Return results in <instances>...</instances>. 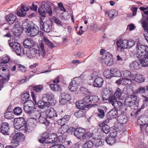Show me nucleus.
<instances>
[{
    "label": "nucleus",
    "mask_w": 148,
    "mask_h": 148,
    "mask_svg": "<svg viewBox=\"0 0 148 148\" xmlns=\"http://www.w3.org/2000/svg\"><path fill=\"white\" fill-rule=\"evenodd\" d=\"M38 49L33 47L29 49L26 52L27 57L30 58L35 57L36 56L44 57L45 55L44 43L42 41L39 42Z\"/></svg>",
    "instance_id": "obj_1"
},
{
    "label": "nucleus",
    "mask_w": 148,
    "mask_h": 148,
    "mask_svg": "<svg viewBox=\"0 0 148 148\" xmlns=\"http://www.w3.org/2000/svg\"><path fill=\"white\" fill-rule=\"evenodd\" d=\"M136 57L138 58H141V62L142 64L145 59L148 57V46L142 45L137 44Z\"/></svg>",
    "instance_id": "obj_2"
},
{
    "label": "nucleus",
    "mask_w": 148,
    "mask_h": 148,
    "mask_svg": "<svg viewBox=\"0 0 148 148\" xmlns=\"http://www.w3.org/2000/svg\"><path fill=\"white\" fill-rule=\"evenodd\" d=\"M46 10L47 13L50 16L52 14V8L50 5V3L49 1H43L42 2L41 6L38 9V12L41 16L45 17L46 16Z\"/></svg>",
    "instance_id": "obj_3"
},
{
    "label": "nucleus",
    "mask_w": 148,
    "mask_h": 148,
    "mask_svg": "<svg viewBox=\"0 0 148 148\" xmlns=\"http://www.w3.org/2000/svg\"><path fill=\"white\" fill-rule=\"evenodd\" d=\"M27 124L25 119L23 117H19L17 119V120L15 121H14V126L15 128L17 130L19 129L22 131H24L25 132H27L29 130V126Z\"/></svg>",
    "instance_id": "obj_4"
},
{
    "label": "nucleus",
    "mask_w": 148,
    "mask_h": 148,
    "mask_svg": "<svg viewBox=\"0 0 148 148\" xmlns=\"http://www.w3.org/2000/svg\"><path fill=\"white\" fill-rule=\"evenodd\" d=\"M27 26L24 25L23 27L24 30L26 32L27 35L31 37H34L36 36L39 32V28L36 25L27 24Z\"/></svg>",
    "instance_id": "obj_5"
},
{
    "label": "nucleus",
    "mask_w": 148,
    "mask_h": 148,
    "mask_svg": "<svg viewBox=\"0 0 148 148\" xmlns=\"http://www.w3.org/2000/svg\"><path fill=\"white\" fill-rule=\"evenodd\" d=\"M13 39H10L8 42L10 46L13 49L18 56H22L24 54L23 47L17 42L13 41Z\"/></svg>",
    "instance_id": "obj_6"
},
{
    "label": "nucleus",
    "mask_w": 148,
    "mask_h": 148,
    "mask_svg": "<svg viewBox=\"0 0 148 148\" xmlns=\"http://www.w3.org/2000/svg\"><path fill=\"white\" fill-rule=\"evenodd\" d=\"M140 10L143 11L144 14H142L143 16L145 17L146 15V20H144L141 23L142 26L143 27L144 31V36H145L147 38L148 37V10L147 11H145V10H147L148 9V7L146 8L143 7H140Z\"/></svg>",
    "instance_id": "obj_7"
},
{
    "label": "nucleus",
    "mask_w": 148,
    "mask_h": 148,
    "mask_svg": "<svg viewBox=\"0 0 148 148\" xmlns=\"http://www.w3.org/2000/svg\"><path fill=\"white\" fill-rule=\"evenodd\" d=\"M40 29L43 31L47 33L49 32L52 28V23L49 21H45L41 17L39 21Z\"/></svg>",
    "instance_id": "obj_8"
},
{
    "label": "nucleus",
    "mask_w": 148,
    "mask_h": 148,
    "mask_svg": "<svg viewBox=\"0 0 148 148\" xmlns=\"http://www.w3.org/2000/svg\"><path fill=\"white\" fill-rule=\"evenodd\" d=\"M101 61L102 63L103 64L111 65L113 61L112 56L110 53H106L103 55Z\"/></svg>",
    "instance_id": "obj_9"
},
{
    "label": "nucleus",
    "mask_w": 148,
    "mask_h": 148,
    "mask_svg": "<svg viewBox=\"0 0 148 148\" xmlns=\"http://www.w3.org/2000/svg\"><path fill=\"white\" fill-rule=\"evenodd\" d=\"M137 99V96L135 95L126 97L124 102V105L126 107H130L135 104Z\"/></svg>",
    "instance_id": "obj_10"
},
{
    "label": "nucleus",
    "mask_w": 148,
    "mask_h": 148,
    "mask_svg": "<svg viewBox=\"0 0 148 148\" xmlns=\"http://www.w3.org/2000/svg\"><path fill=\"white\" fill-rule=\"evenodd\" d=\"M47 116V117L51 120L56 121L58 117V115L55 110L53 108L50 107L48 108L47 111L45 112Z\"/></svg>",
    "instance_id": "obj_11"
},
{
    "label": "nucleus",
    "mask_w": 148,
    "mask_h": 148,
    "mask_svg": "<svg viewBox=\"0 0 148 148\" xmlns=\"http://www.w3.org/2000/svg\"><path fill=\"white\" fill-rule=\"evenodd\" d=\"M127 40H119L116 42L117 50L118 51L121 52L124 49L127 48Z\"/></svg>",
    "instance_id": "obj_12"
},
{
    "label": "nucleus",
    "mask_w": 148,
    "mask_h": 148,
    "mask_svg": "<svg viewBox=\"0 0 148 148\" xmlns=\"http://www.w3.org/2000/svg\"><path fill=\"white\" fill-rule=\"evenodd\" d=\"M25 139V136L22 133L18 132L13 136L12 142L18 143V146L19 145V142L24 141Z\"/></svg>",
    "instance_id": "obj_13"
},
{
    "label": "nucleus",
    "mask_w": 148,
    "mask_h": 148,
    "mask_svg": "<svg viewBox=\"0 0 148 148\" xmlns=\"http://www.w3.org/2000/svg\"><path fill=\"white\" fill-rule=\"evenodd\" d=\"M10 126L7 122L2 123L0 126V132L4 135H9Z\"/></svg>",
    "instance_id": "obj_14"
},
{
    "label": "nucleus",
    "mask_w": 148,
    "mask_h": 148,
    "mask_svg": "<svg viewBox=\"0 0 148 148\" xmlns=\"http://www.w3.org/2000/svg\"><path fill=\"white\" fill-rule=\"evenodd\" d=\"M82 100L87 108L95 107L97 106V104L92 103L91 96L85 97Z\"/></svg>",
    "instance_id": "obj_15"
},
{
    "label": "nucleus",
    "mask_w": 148,
    "mask_h": 148,
    "mask_svg": "<svg viewBox=\"0 0 148 148\" xmlns=\"http://www.w3.org/2000/svg\"><path fill=\"white\" fill-rule=\"evenodd\" d=\"M62 138V137L60 136L59 137L58 140V138L57 135L55 133H53L48 136V140L46 141L47 143H57L58 141L60 142V138Z\"/></svg>",
    "instance_id": "obj_16"
},
{
    "label": "nucleus",
    "mask_w": 148,
    "mask_h": 148,
    "mask_svg": "<svg viewBox=\"0 0 148 148\" xmlns=\"http://www.w3.org/2000/svg\"><path fill=\"white\" fill-rule=\"evenodd\" d=\"M32 96L35 103L36 105L37 104L38 107L40 108H44L45 107L49 105L48 103L44 102L43 101L40 100L37 102L36 100L35 95L34 92H32Z\"/></svg>",
    "instance_id": "obj_17"
},
{
    "label": "nucleus",
    "mask_w": 148,
    "mask_h": 148,
    "mask_svg": "<svg viewBox=\"0 0 148 148\" xmlns=\"http://www.w3.org/2000/svg\"><path fill=\"white\" fill-rule=\"evenodd\" d=\"M47 118L45 112H40L39 113V116H38L37 121L42 124H48L49 122L47 119Z\"/></svg>",
    "instance_id": "obj_18"
},
{
    "label": "nucleus",
    "mask_w": 148,
    "mask_h": 148,
    "mask_svg": "<svg viewBox=\"0 0 148 148\" xmlns=\"http://www.w3.org/2000/svg\"><path fill=\"white\" fill-rule=\"evenodd\" d=\"M97 110L98 112V116L99 118H103L107 112L106 107L104 106H100L98 107Z\"/></svg>",
    "instance_id": "obj_19"
},
{
    "label": "nucleus",
    "mask_w": 148,
    "mask_h": 148,
    "mask_svg": "<svg viewBox=\"0 0 148 148\" xmlns=\"http://www.w3.org/2000/svg\"><path fill=\"white\" fill-rule=\"evenodd\" d=\"M53 95L51 92H48L46 94L43 95L42 97V100L49 105L51 101L53 100Z\"/></svg>",
    "instance_id": "obj_20"
},
{
    "label": "nucleus",
    "mask_w": 148,
    "mask_h": 148,
    "mask_svg": "<svg viewBox=\"0 0 148 148\" xmlns=\"http://www.w3.org/2000/svg\"><path fill=\"white\" fill-rule=\"evenodd\" d=\"M103 92L102 99L103 100H106L107 98L113 95V92L111 89H104Z\"/></svg>",
    "instance_id": "obj_21"
},
{
    "label": "nucleus",
    "mask_w": 148,
    "mask_h": 148,
    "mask_svg": "<svg viewBox=\"0 0 148 148\" xmlns=\"http://www.w3.org/2000/svg\"><path fill=\"white\" fill-rule=\"evenodd\" d=\"M24 46L25 48H31L35 44V42L30 38L25 39L23 42Z\"/></svg>",
    "instance_id": "obj_22"
},
{
    "label": "nucleus",
    "mask_w": 148,
    "mask_h": 148,
    "mask_svg": "<svg viewBox=\"0 0 148 148\" xmlns=\"http://www.w3.org/2000/svg\"><path fill=\"white\" fill-rule=\"evenodd\" d=\"M85 132V130L82 128H77L74 133V135L79 139H82L84 133Z\"/></svg>",
    "instance_id": "obj_23"
},
{
    "label": "nucleus",
    "mask_w": 148,
    "mask_h": 148,
    "mask_svg": "<svg viewBox=\"0 0 148 148\" xmlns=\"http://www.w3.org/2000/svg\"><path fill=\"white\" fill-rule=\"evenodd\" d=\"M29 103H30V105L29 106V104H28L27 105H25V104L24 103V110L25 112L28 114H29L33 110V106L34 105V103L32 101H28Z\"/></svg>",
    "instance_id": "obj_24"
},
{
    "label": "nucleus",
    "mask_w": 148,
    "mask_h": 148,
    "mask_svg": "<svg viewBox=\"0 0 148 148\" xmlns=\"http://www.w3.org/2000/svg\"><path fill=\"white\" fill-rule=\"evenodd\" d=\"M103 79L100 77H98L95 79L93 86L94 87L100 88L103 84Z\"/></svg>",
    "instance_id": "obj_25"
},
{
    "label": "nucleus",
    "mask_w": 148,
    "mask_h": 148,
    "mask_svg": "<svg viewBox=\"0 0 148 148\" xmlns=\"http://www.w3.org/2000/svg\"><path fill=\"white\" fill-rule=\"evenodd\" d=\"M138 59H139V61L135 60L130 64V67L132 69H139L140 68V64L144 66L141 62V58Z\"/></svg>",
    "instance_id": "obj_26"
},
{
    "label": "nucleus",
    "mask_w": 148,
    "mask_h": 148,
    "mask_svg": "<svg viewBox=\"0 0 148 148\" xmlns=\"http://www.w3.org/2000/svg\"><path fill=\"white\" fill-rule=\"evenodd\" d=\"M78 84L77 83L75 80H72L70 83L68 88L71 91H75L78 89Z\"/></svg>",
    "instance_id": "obj_27"
},
{
    "label": "nucleus",
    "mask_w": 148,
    "mask_h": 148,
    "mask_svg": "<svg viewBox=\"0 0 148 148\" xmlns=\"http://www.w3.org/2000/svg\"><path fill=\"white\" fill-rule=\"evenodd\" d=\"M5 18L6 20L10 25L13 24L16 19V16L12 14H8L6 16Z\"/></svg>",
    "instance_id": "obj_28"
},
{
    "label": "nucleus",
    "mask_w": 148,
    "mask_h": 148,
    "mask_svg": "<svg viewBox=\"0 0 148 148\" xmlns=\"http://www.w3.org/2000/svg\"><path fill=\"white\" fill-rule=\"evenodd\" d=\"M110 72L112 77H120L121 75V74L120 70L116 68H111Z\"/></svg>",
    "instance_id": "obj_29"
},
{
    "label": "nucleus",
    "mask_w": 148,
    "mask_h": 148,
    "mask_svg": "<svg viewBox=\"0 0 148 148\" xmlns=\"http://www.w3.org/2000/svg\"><path fill=\"white\" fill-rule=\"evenodd\" d=\"M40 112L37 110H32L29 114L30 118L32 119L36 120L37 121L38 120V116H39Z\"/></svg>",
    "instance_id": "obj_30"
},
{
    "label": "nucleus",
    "mask_w": 148,
    "mask_h": 148,
    "mask_svg": "<svg viewBox=\"0 0 148 148\" xmlns=\"http://www.w3.org/2000/svg\"><path fill=\"white\" fill-rule=\"evenodd\" d=\"M10 109L8 108L4 113V117L6 119H11L14 118V115L13 112L9 111Z\"/></svg>",
    "instance_id": "obj_31"
},
{
    "label": "nucleus",
    "mask_w": 148,
    "mask_h": 148,
    "mask_svg": "<svg viewBox=\"0 0 148 148\" xmlns=\"http://www.w3.org/2000/svg\"><path fill=\"white\" fill-rule=\"evenodd\" d=\"M21 100L23 102H24V104L26 103H29L28 101H31L29 99V95L28 92H27L23 94L21 96Z\"/></svg>",
    "instance_id": "obj_32"
},
{
    "label": "nucleus",
    "mask_w": 148,
    "mask_h": 148,
    "mask_svg": "<svg viewBox=\"0 0 148 148\" xmlns=\"http://www.w3.org/2000/svg\"><path fill=\"white\" fill-rule=\"evenodd\" d=\"M92 136V134L90 132L85 130V132L84 133V134L82 137V140H84L87 141L90 139Z\"/></svg>",
    "instance_id": "obj_33"
},
{
    "label": "nucleus",
    "mask_w": 148,
    "mask_h": 148,
    "mask_svg": "<svg viewBox=\"0 0 148 148\" xmlns=\"http://www.w3.org/2000/svg\"><path fill=\"white\" fill-rule=\"evenodd\" d=\"M113 106L116 110L120 111L123 107V103L120 101H117Z\"/></svg>",
    "instance_id": "obj_34"
},
{
    "label": "nucleus",
    "mask_w": 148,
    "mask_h": 148,
    "mask_svg": "<svg viewBox=\"0 0 148 148\" xmlns=\"http://www.w3.org/2000/svg\"><path fill=\"white\" fill-rule=\"evenodd\" d=\"M117 110L115 109H112L108 113L110 119H113L116 118L117 115Z\"/></svg>",
    "instance_id": "obj_35"
},
{
    "label": "nucleus",
    "mask_w": 148,
    "mask_h": 148,
    "mask_svg": "<svg viewBox=\"0 0 148 148\" xmlns=\"http://www.w3.org/2000/svg\"><path fill=\"white\" fill-rule=\"evenodd\" d=\"M85 114V111L83 109L79 110L78 111L75 112L74 114L75 116L78 118L84 116Z\"/></svg>",
    "instance_id": "obj_36"
},
{
    "label": "nucleus",
    "mask_w": 148,
    "mask_h": 148,
    "mask_svg": "<svg viewBox=\"0 0 148 148\" xmlns=\"http://www.w3.org/2000/svg\"><path fill=\"white\" fill-rule=\"evenodd\" d=\"M49 86L51 89L54 91H60L61 90L60 86L58 84H50Z\"/></svg>",
    "instance_id": "obj_37"
},
{
    "label": "nucleus",
    "mask_w": 148,
    "mask_h": 148,
    "mask_svg": "<svg viewBox=\"0 0 148 148\" xmlns=\"http://www.w3.org/2000/svg\"><path fill=\"white\" fill-rule=\"evenodd\" d=\"M24 5H22L19 9H18L16 12L17 15L20 17H24L25 16L26 13L25 11L23 10Z\"/></svg>",
    "instance_id": "obj_38"
},
{
    "label": "nucleus",
    "mask_w": 148,
    "mask_h": 148,
    "mask_svg": "<svg viewBox=\"0 0 148 148\" xmlns=\"http://www.w3.org/2000/svg\"><path fill=\"white\" fill-rule=\"evenodd\" d=\"M67 128L68 126L67 125H63L61 126L58 131L59 133L63 134L66 133H67Z\"/></svg>",
    "instance_id": "obj_39"
},
{
    "label": "nucleus",
    "mask_w": 148,
    "mask_h": 148,
    "mask_svg": "<svg viewBox=\"0 0 148 148\" xmlns=\"http://www.w3.org/2000/svg\"><path fill=\"white\" fill-rule=\"evenodd\" d=\"M135 81L139 83H142L145 81V79L143 75L139 74H136Z\"/></svg>",
    "instance_id": "obj_40"
},
{
    "label": "nucleus",
    "mask_w": 148,
    "mask_h": 148,
    "mask_svg": "<svg viewBox=\"0 0 148 148\" xmlns=\"http://www.w3.org/2000/svg\"><path fill=\"white\" fill-rule=\"evenodd\" d=\"M108 16L110 18H113L114 16H116L118 15V12L117 11L114 9H112L108 12Z\"/></svg>",
    "instance_id": "obj_41"
},
{
    "label": "nucleus",
    "mask_w": 148,
    "mask_h": 148,
    "mask_svg": "<svg viewBox=\"0 0 148 148\" xmlns=\"http://www.w3.org/2000/svg\"><path fill=\"white\" fill-rule=\"evenodd\" d=\"M76 105L78 108L83 109L86 107L85 104L83 102V100H79L76 102Z\"/></svg>",
    "instance_id": "obj_42"
},
{
    "label": "nucleus",
    "mask_w": 148,
    "mask_h": 148,
    "mask_svg": "<svg viewBox=\"0 0 148 148\" xmlns=\"http://www.w3.org/2000/svg\"><path fill=\"white\" fill-rule=\"evenodd\" d=\"M146 88L145 87H140L135 90V93L136 94H143L146 93Z\"/></svg>",
    "instance_id": "obj_43"
},
{
    "label": "nucleus",
    "mask_w": 148,
    "mask_h": 148,
    "mask_svg": "<svg viewBox=\"0 0 148 148\" xmlns=\"http://www.w3.org/2000/svg\"><path fill=\"white\" fill-rule=\"evenodd\" d=\"M105 141L107 144L112 145L115 142V139L110 136L107 137L105 139Z\"/></svg>",
    "instance_id": "obj_44"
},
{
    "label": "nucleus",
    "mask_w": 148,
    "mask_h": 148,
    "mask_svg": "<svg viewBox=\"0 0 148 148\" xmlns=\"http://www.w3.org/2000/svg\"><path fill=\"white\" fill-rule=\"evenodd\" d=\"M116 99L117 98L114 95H112L107 98V100H108L113 106L117 101Z\"/></svg>",
    "instance_id": "obj_45"
},
{
    "label": "nucleus",
    "mask_w": 148,
    "mask_h": 148,
    "mask_svg": "<svg viewBox=\"0 0 148 148\" xmlns=\"http://www.w3.org/2000/svg\"><path fill=\"white\" fill-rule=\"evenodd\" d=\"M93 143L91 141L88 140L82 145V148H91L93 146Z\"/></svg>",
    "instance_id": "obj_46"
},
{
    "label": "nucleus",
    "mask_w": 148,
    "mask_h": 148,
    "mask_svg": "<svg viewBox=\"0 0 148 148\" xmlns=\"http://www.w3.org/2000/svg\"><path fill=\"white\" fill-rule=\"evenodd\" d=\"M43 87L42 85H34L32 88L34 91L36 92H40L42 90Z\"/></svg>",
    "instance_id": "obj_47"
},
{
    "label": "nucleus",
    "mask_w": 148,
    "mask_h": 148,
    "mask_svg": "<svg viewBox=\"0 0 148 148\" xmlns=\"http://www.w3.org/2000/svg\"><path fill=\"white\" fill-rule=\"evenodd\" d=\"M123 93L121 90L119 88H117L114 93V95L118 99H121V97Z\"/></svg>",
    "instance_id": "obj_48"
},
{
    "label": "nucleus",
    "mask_w": 148,
    "mask_h": 148,
    "mask_svg": "<svg viewBox=\"0 0 148 148\" xmlns=\"http://www.w3.org/2000/svg\"><path fill=\"white\" fill-rule=\"evenodd\" d=\"M14 113L16 115H20L22 113V110L19 107H15L13 110Z\"/></svg>",
    "instance_id": "obj_49"
},
{
    "label": "nucleus",
    "mask_w": 148,
    "mask_h": 148,
    "mask_svg": "<svg viewBox=\"0 0 148 148\" xmlns=\"http://www.w3.org/2000/svg\"><path fill=\"white\" fill-rule=\"evenodd\" d=\"M44 41L45 44L51 49L53 48L55 45L51 42L47 38H44Z\"/></svg>",
    "instance_id": "obj_50"
},
{
    "label": "nucleus",
    "mask_w": 148,
    "mask_h": 148,
    "mask_svg": "<svg viewBox=\"0 0 148 148\" xmlns=\"http://www.w3.org/2000/svg\"><path fill=\"white\" fill-rule=\"evenodd\" d=\"M104 75L108 79H110L112 77V75L111 74L110 70L106 69L103 72Z\"/></svg>",
    "instance_id": "obj_51"
},
{
    "label": "nucleus",
    "mask_w": 148,
    "mask_h": 148,
    "mask_svg": "<svg viewBox=\"0 0 148 148\" xmlns=\"http://www.w3.org/2000/svg\"><path fill=\"white\" fill-rule=\"evenodd\" d=\"M60 96L61 97H62V98L66 99L68 101L71 99V96L70 95L66 93H62L60 94Z\"/></svg>",
    "instance_id": "obj_52"
},
{
    "label": "nucleus",
    "mask_w": 148,
    "mask_h": 148,
    "mask_svg": "<svg viewBox=\"0 0 148 148\" xmlns=\"http://www.w3.org/2000/svg\"><path fill=\"white\" fill-rule=\"evenodd\" d=\"M10 60V58L8 56L3 57L0 60V63L1 64H5L8 62Z\"/></svg>",
    "instance_id": "obj_53"
},
{
    "label": "nucleus",
    "mask_w": 148,
    "mask_h": 148,
    "mask_svg": "<svg viewBox=\"0 0 148 148\" xmlns=\"http://www.w3.org/2000/svg\"><path fill=\"white\" fill-rule=\"evenodd\" d=\"M13 29L17 31H21V26L18 22H16L15 25L13 27Z\"/></svg>",
    "instance_id": "obj_54"
},
{
    "label": "nucleus",
    "mask_w": 148,
    "mask_h": 148,
    "mask_svg": "<svg viewBox=\"0 0 148 148\" xmlns=\"http://www.w3.org/2000/svg\"><path fill=\"white\" fill-rule=\"evenodd\" d=\"M130 75V72L127 70L123 71L121 74V75L123 77V78H129Z\"/></svg>",
    "instance_id": "obj_55"
},
{
    "label": "nucleus",
    "mask_w": 148,
    "mask_h": 148,
    "mask_svg": "<svg viewBox=\"0 0 148 148\" xmlns=\"http://www.w3.org/2000/svg\"><path fill=\"white\" fill-rule=\"evenodd\" d=\"M102 127V131L106 134H108L110 132V127L108 125H104Z\"/></svg>",
    "instance_id": "obj_56"
},
{
    "label": "nucleus",
    "mask_w": 148,
    "mask_h": 148,
    "mask_svg": "<svg viewBox=\"0 0 148 148\" xmlns=\"http://www.w3.org/2000/svg\"><path fill=\"white\" fill-rule=\"evenodd\" d=\"M92 103H97L98 102L100 98L97 95L91 96Z\"/></svg>",
    "instance_id": "obj_57"
},
{
    "label": "nucleus",
    "mask_w": 148,
    "mask_h": 148,
    "mask_svg": "<svg viewBox=\"0 0 148 148\" xmlns=\"http://www.w3.org/2000/svg\"><path fill=\"white\" fill-rule=\"evenodd\" d=\"M123 80L125 85H129L132 84V82L129 78H123Z\"/></svg>",
    "instance_id": "obj_58"
},
{
    "label": "nucleus",
    "mask_w": 148,
    "mask_h": 148,
    "mask_svg": "<svg viewBox=\"0 0 148 148\" xmlns=\"http://www.w3.org/2000/svg\"><path fill=\"white\" fill-rule=\"evenodd\" d=\"M57 120L56 121H56L57 122L58 124L61 126L63 125H65V123H66L65 121H63V120L62 119V118H61L60 119H59L58 116V117L57 118Z\"/></svg>",
    "instance_id": "obj_59"
},
{
    "label": "nucleus",
    "mask_w": 148,
    "mask_h": 148,
    "mask_svg": "<svg viewBox=\"0 0 148 148\" xmlns=\"http://www.w3.org/2000/svg\"><path fill=\"white\" fill-rule=\"evenodd\" d=\"M76 131V130L73 128V127H70L69 128L68 127L67 128V133L71 134H74V133Z\"/></svg>",
    "instance_id": "obj_60"
},
{
    "label": "nucleus",
    "mask_w": 148,
    "mask_h": 148,
    "mask_svg": "<svg viewBox=\"0 0 148 148\" xmlns=\"http://www.w3.org/2000/svg\"><path fill=\"white\" fill-rule=\"evenodd\" d=\"M127 48H130L135 45V42L133 40L128 41L127 40Z\"/></svg>",
    "instance_id": "obj_61"
},
{
    "label": "nucleus",
    "mask_w": 148,
    "mask_h": 148,
    "mask_svg": "<svg viewBox=\"0 0 148 148\" xmlns=\"http://www.w3.org/2000/svg\"><path fill=\"white\" fill-rule=\"evenodd\" d=\"M12 145H7L5 148H15L18 146V144L12 142Z\"/></svg>",
    "instance_id": "obj_62"
},
{
    "label": "nucleus",
    "mask_w": 148,
    "mask_h": 148,
    "mask_svg": "<svg viewBox=\"0 0 148 148\" xmlns=\"http://www.w3.org/2000/svg\"><path fill=\"white\" fill-rule=\"evenodd\" d=\"M118 119L120 122H121V123H125L126 122L127 120L125 119V117L124 116H119L118 117Z\"/></svg>",
    "instance_id": "obj_63"
},
{
    "label": "nucleus",
    "mask_w": 148,
    "mask_h": 148,
    "mask_svg": "<svg viewBox=\"0 0 148 148\" xmlns=\"http://www.w3.org/2000/svg\"><path fill=\"white\" fill-rule=\"evenodd\" d=\"M49 148H65V147L63 145L57 144L54 145Z\"/></svg>",
    "instance_id": "obj_64"
}]
</instances>
